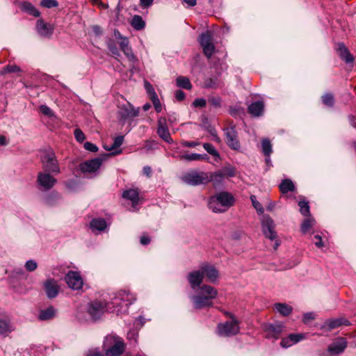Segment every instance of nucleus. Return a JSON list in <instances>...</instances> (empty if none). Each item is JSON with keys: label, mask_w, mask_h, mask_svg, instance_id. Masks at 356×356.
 I'll list each match as a JSON object with an SVG mask.
<instances>
[{"label": "nucleus", "mask_w": 356, "mask_h": 356, "mask_svg": "<svg viewBox=\"0 0 356 356\" xmlns=\"http://www.w3.org/2000/svg\"><path fill=\"white\" fill-rule=\"evenodd\" d=\"M248 113L254 117L261 116L264 111V104L258 100L251 103L248 107Z\"/></svg>", "instance_id": "nucleus-25"}, {"label": "nucleus", "mask_w": 356, "mask_h": 356, "mask_svg": "<svg viewBox=\"0 0 356 356\" xmlns=\"http://www.w3.org/2000/svg\"><path fill=\"white\" fill-rule=\"evenodd\" d=\"M122 197L131 201L133 205L138 204L139 202V193L136 189L130 188L123 192Z\"/></svg>", "instance_id": "nucleus-30"}, {"label": "nucleus", "mask_w": 356, "mask_h": 356, "mask_svg": "<svg viewBox=\"0 0 356 356\" xmlns=\"http://www.w3.org/2000/svg\"><path fill=\"white\" fill-rule=\"evenodd\" d=\"M74 138L77 142L81 143L86 139V136L84 133L79 128H76L74 131Z\"/></svg>", "instance_id": "nucleus-56"}, {"label": "nucleus", "mask_w": 356, "mask_h": 356, "mask_svg": "<svg viewBox=\"0 0 356 356\" xmlns=\"http://www.w3.org/2000/svg\"><path fill=\"white\" fill-rule=\"evenodd\" d=\"M43 289L47 297L51 300L55 298L59 293L60 286L58 282L54 278L47 279L43 283Z\"/></svg>", "instance_id": "nucleus-17"}, {"label": "nucleus", "mask_w": 356, "mask_h": 356, "mask_svg": "<svg viewBox=\"0 0 356 356\" xmlns=\"http://www.w3.org/2000/svg\"><path fill=\"white\" fill-rule=\"evenodd\" d=\"M217 202H220L222 209H225V211L235 202V198L232 193L226 191H222L214 195Z\"/></svg>", "instance_id": "nucleus-19"}, {"label": "nucleus", "mask_w": 356, "mask_h": 356, "mask_svg": "<svg viewBox=\"0 0 356 356\" xmlns=\"http://www.w3.org/2000/svg\"><path fill=\"white\" fill-rule=\"evenodd\" d=\"M200 294H203L206 298H208L209 300L213 301L218 296V291L210 285L203 284L200 287Z\"/></svg>", "instance_id": "nucleus-28"}, {"label": "nucleus", "mask_w": 356, "mask_h": 356, "mask_svg": "<svg viewBox=\"0 0 356 356\" xmlns=\"http://www.w3.org/2000/svg\"><path fill=\"white\" fill-rule=\"evenodd\" d=\"M186 278L191 288L195 290L202 286L201 284L204 280L203 273L201 271V269L193 270L188 273Z\"/></svg>", "instance_id": "nucleus-21"}, {"label": "nucleus", "mask_w": 356, "mask_h": 356, "mask_svg": "<svg viewBox=\"0 0 356 356\" xmlns=\"http://www.w3.org/2000/svg\"><path fill=\"white\" fill-rule=\"evenodd\" d=\"M54 25L45 22L42 18L38 19L36 22L35 30L42 38L50 39L54 34Z\"/></svg>", "instance_id": "nucleus-12"}, {"label": "nucleus", "mask_w": 356, "mask_h": 356, "mask_svg": "<svg viewBox=\"0 0 356 356\" xmlns=\"http://www.w3.org/2000/svg\"><path fill=\"white\" fill-rule=\"evenodd\" d=\"M157 134L159 136L163 139L165 142L172 144L173 143V140L171 138L167 123L166 119L165 118H160L158 120V128H157Z\"/></svg>", "instance_id": "nucleus-18"}, {"label": "nucleus", "mask_w": 356, "mask_h": 356, "mask_svg": "<svg viewBox=\"0 0 356 356\" xmlns=\"http://www.w3.org/2000/svg\"><path fill=\"white\" fill-rule=\"evenodd\" d=\"M194 107L204 108L207 105V101L204 98H196L192 103Z\"/></svg>", "instance_id": "nucleus-62"}, {"label": "nucleus", "mask_w": 356, "mask_h": 356, "mask_svg": "<svg viewBox=\"0 0 356 356\" xmlns=\"http://www.w3.org/2000/svg\"><path fill=\"white\" fill-rule=\"evenodd\" d=\"M21 68L16 65H7L0 71V74L3 76L8 73H16L21 72Z\"/></svg>", "instance_id": "nucleus-46"}, {"label": "nucleus", "mask_w": 356, "mask_h": 356, "mask_svg": "<svg viewBox=\"0 0 356 356\" xmlns=\"http://www.w3.org/2000/svg\"><path fill=\"white\" fill-rule=\"evenodd\" d=\"M38 267V264L36 261H35L33 259L28 260L25 264V268L27 271L29 272H33Z\"/></svg>", "instance_id": "nucleus-59"}, {"label": "nucleus", "mask_w": 356, "mask_h": 356, "mask_svg": "<svg viewBox=\"0 0 356 356\" xmlns=\"http://www.w3.org/2000/svg\"><path fill=\"white\" fill-rule=\"evenodd\" d=\"M336 50L339 57L346 64H353L354 63V56L350 52L349 49L346 47L343 42H339L337 44V48Z\"/></svg>", "instance_id": "nucleus-23"}, {"label": "nucleus", "mask_w": 356, "mask_h": 356, "mask_svg": "<svg viewBox=\"0 0 356 356\" xmlns=\"http://www.w3.org/2000/svg\"><path fill=\"white\" fill-rule=\"evenodd\" d=\"M106 45L110 52L115 57L120 56V54L114 40L108 38L106 41Z\"/></svg>", "instance_id": "nucleus-44"}, {"label": "nucleus", "mask_w": 356, "mask_h": 356, "mask_svg": "<svg viewBox=\"0 0 356 356\" xmlns=\"http://www.w3.org/2000/svg\"><path fill=\"white\" fill-rule=\"evenodd\" d=\"M288 337L291 344L293 345L304 339L305 337V334L302 333H292L290 334Z\"/></svg>", "instance_id": "nucleus-50"}, {"label": "nucleus", "mask_w": 356, "mask_h": 356, "mask_svg": "<svg viewBox=\"0 0 356 356\" xmlns=\"http://www.w3.org/2000/svg\"><path fill=\"white\" fill-rule=\"evenodd\" d=\"M56 309L52 305L49 306L47 308L40 309L38 314V319L40 321H46L53 319L56 317Z\"/></svg>", "instance_id": "nucleus-27"}, {"label": "nucleus", "mask_w": 356, "mask_h": 356, "mask_svg": "<svg viewBox=\"0 0 356 356\" xmlns=\"http://www.w3.org/2000/svg\"><path fill=\"white\" fill-rule=\"evenodd\" d=\"M225 131L226 143L228 147L233 149L239 151L241 149V144L238 140V133L234 126L223 129Z\"/></svg>", "instance_id": "nucleus-11"}, {"label": "nucleus", "mask_w": 356, "mask_h": 356, "mask_svg": "<svg viewBox=\"0 0 356 356\" xmlns=\"http://www.w3.org/2000/svg\"><path fill=\"white\" fill-rule=\"evenodd\" d=\"M284 325L282 323H265L263 326L264 331L266 332V338L268 339H274L275 340L280 338L283 332Z\"/></svg>", "instance_id": "nucleus-13"}, {"label": "nucleus", "mask_w": 356, "mask_h": 356, "mask_svg": "<svg viewBox=\"0 0 356 356\" xmlns=\"http://www.w3.org/2000/svg\"><path fill=\"white\" fill-rule=\"evenodd\" d=\"M201 271L203 273V277L206 276L208 280L212 282L215 283L217 281V279L219 277V272L218 269L212 266V265H202L200 267Z\"/></svg>", "instance_id": "nucleus-24"}, {"label": "nucleus", "mask_w": 356, "mask_h": 356, "mask_svg": "<svg viewBox=\"0 0 356 356\" xmlns=\"http://www.w3.org/2000/svg\"><path fill=\"white\" fill-rule=\"evenodd\" d=\"M264 235L271 241L277 238V232L275 231V224L273 218L268 214L262 216L261 221Z\"/></svg>", "instance_id": "nucleus-9"}, {"label": "nucleus", "mask_w": 356, "mask_h": 356, "mask_svg": "<svg viewBox=\"0 0 356 356\" xmlns=\"http://www.w3.org/2000/svg\"><path fill=\"white\" fill-rule=\"evenodd\" d=\"M65 281L73 290H79L83 286V279L76 271L70 270L65 277Z\"/></svg>", "instance_id": "nucleus-15"}, {"label": "nucleus", "mask_w": 356, "mask_h": 356, "mask_svg": "<svg viewBox=\"0 0 356 356\" xmlns=\"http://www.w3.org/2000/svg\"><path fill=\"white\" fill-rule=\"evenodd\" d=\"M138 114L139 108H135L129 102H128L127 104L118 106L117 112L118 119L123 124H124L127 120L138 116Z\"/></svg>", "instance_id": "nucleus-7"}, {"label": "nucleus", "mask_w": 356, "mask_h": 356, "mask_svg": "<svg viewBox=\"0 0 356 356\" xmlns=\"http://www.w3.org/2000/svg\"><path fill=\"white\" fill-rule=\"evenodd\" d=\"M159 143L154 140H147L145 141V148L147 150H153L158 148Z\"/></svg>", "instance_id": "nucleus-58"}, {"label": "nucleus", "mask_w": 356, "mask_h": 356, "mask_svg": "<svg viewBox=\"0 0 356 356\" xmlns=\"http://www.w3.org/2000/svg\"><path fill=\"white\" fill-rule=\"evenodd\" d=\"M232 321H227L223 323H218L217 325V334L220 337H232L240 332L239 321L236 320L234 314L227 313Z\"/></svg>", "instance_id": "nucleus-5"}, {"label": "nucleus", "mask_w": 356, "mask_h": 356, "mask_svg": "<svg viewBox=\"0 0 356 356\" xmlns=\"http://www.w3.org/2000/svg\"><path fill=\"white\" fill-rule=\"evenodd\" d=\"M14 330L13 326L9 321L0 318V335L7 336Z\"/></svg>", "instance_id": "nucleus-36"}, {"label": "nucleus", "mask_w": 356, "mask_h": 356, "mask_svg": "<svg viewBox=\"0 0 356 356\" xmlns=\"http://www.w3.org/2000/svg\"><path fill=\"white\" fill-rule=\"evenodd\" d=\"M262 146V152L264 153L265 156L269 157L270 154L272 153V145L269 139L264 138L261 142Z\"/></svg>", "instance_id": "nucleus-45"}, {"label": "nucleus", "mask_w": 356, "mask_h": 356, "mask_svg": "<svg viewBox=\"0 0 356 356\" xmlns=\"http://www.w3.org/2000/svg\"><path fill=\"white\" fill-rule=\"evenodd\" d=\"M19 8L22 12L27 13L31 16L39 17L40 12L29 1H22L19 3Z\"/></svg>", "instance_id": "nucleus-26"}, {"label": "nucleus", "mask_w": 356, "mask_h": 356, "mask_svg": "<svg viewBox=\"0 0 356 356\" xmlns=\"http://www.w3.org/2000/svg\"><path fill=\"white\" fill-rule=\"evenodd\" d=\"M175 97L176 99L179 102H182L186 98V94L185 92L181 90H177L175 92Z\"/></svg>", "instance_id": "nucleus-63"}, {"label": "nucleus", "mask_w": 356, "mask_h": 356, "mask_svg": "<svg viewBox=\"0 0 356 356\" xmlns=\"http://www.w3.org/2000/svg\"><path fill=\"white\" fill-rule=\"evenodd\" d=\"M190 299L195 310H201L213 307V301L209 300V298H206L203 294L197 293L196 295H192L190 296Z\"/></svg>", "instance_id": "nucleus-14"}, {"label": "nucleus", "mask_w": 356, "mask_h": 356, "mask_svg": "<svg viewBox=\"0 0 356 356\" xmlns=\"http://www.w3.org/2000/svg\"><path fill=\"white\" fill-rule=\"evenodd\" d=\"M182 159H184L187 161H203L209 159V156L207 154H197V153H191V154H185L181 157Z\"/></svg>", "instance_id": "nucleus-34"}, {"label": "nucleus", "mask_w": 356, "mask_h": 356, "mask_svg": "<svg viewBox=\"0 0 356 356\" xmlns=\"http://www.w3.org/2000/svg\"><path fill=\"white\" fill-rule=\"evenodd\" d=\"M177 86L186 90H191L193 88L190 79L187 76H179L176 79Z\"/></svg>", "instance_id": "nucleus-38"}, {"label": "nucleus", "mask_w": 356, "mask_h": 356, "mask_svg": "<svg viewBox=\"0 0 356 356\" xmlns=\"http://www.w3.org/2000/svg\"><path fill=\"white\" fill-rule=\"evenodd\" d=\"M203 147L209 154L214 156L215 161L216 162H218L220 160H221V157L219 152L216 150V149L212 144L205 143L203 144Z\"/></svg>", "instance_id": "nucleus-41"}, {"label": "nucleus", "mask_w": 356, "mask_h": 356, "mask_svg": "<svg viewBox=\"0 0 356 356\" xmlns=\"http://www.w3.org/2000/svg\"><path fill=\"white\" fill-rule=\"evenodd\" d=\"M347 341L344 337H339L327 347V351L332 356L338 355L345 350Z\"/></svg>", "instance_id": "nucleus-20"}, {"label": "nucleus", "mask_w": 356, "mask_h": 356, "mask_svg": "<svg viewBox=\"0 0 356 356\" xmlns=\"http://www.w3.org/2000/svg\"><path fill=\"white\" fill-rule=\"evenodd\" d=\"M298 206L300 207V212L303 216H311L310 207L308 201L300 200L298 202Z\"/></svg>", "instance_id": "nucleus-43"}, {"label": "nucleus", "mask_w": 356, "mask_h": 356, "mask_svg": "<svg viewBox=\"0 0 356 356\" xmlns=\"http://www.w3.org/2000/svg\"><path fill=\"white\" fill-rule=\"evenodd\" d=\"M124 141V136H118L114 138L113 144L110 147L104 146L107 151H112L120 147Z\"/></svg>", "instance_id": "nucleus-47"}, {"label": "nucleus", "mask_w": 356, "mask_h": 356, "mask_svg": "<svg viewBox=\"0 0 356 356\" xmlns=\"http://www.w3.org/2000/svg\"><path fill=\"white\" fill-rule=\"evenodd\" d=\"M198 42L202 47L204 54L211 58L215 50V46L212 42V35L210 31L202 33L198 37Z\"/></svg>", "instance_id": "nucleus-8"}, {"label": "nucleus", "mask_w": 356, "mask_h": 356, "mask_svg": "<svg viewBox=\"0 0 356 356\" xmlns=\"http://www.w3.org/2000/svg\"><path fill=\"white\" fill-rule=\"evenodd\" d=\"M129 293L126 291H120L114 296L111 302H106V311L109 313L120 314L124 313L128 310L129 306L131 304L128 299Z\"/></svg>", "instance_id": "nucleus-2"}, {"label": "nucleus", "mask_w": 356, "mask_h": 356, "mask_svg": "<svg viewBox=\"0 0 356 356\" xmlns=\"http://www.w3.org/2000/svg\"><path fill=\"white\" fill-rule=\"evenodd\" d=\"M350 324V322L344 317L328 318L321 325V329L325 332H330L341 325L349 326Z\"/></svg>", "instance_id": "nucleus-16"}, {"label": "nucleus", "mask_w": 356, "mask_h": 356, "mask_svg": "<svg viewBox=\"0 0 356 356\" xmlns=\"http://www.w3.org/2000/svg\"><path fill=\"white\" fill-rule=\"evenodd\" d=\"M208 102L215 108H220L222 99L219 96H213L208 99Z\"/></svg>", "instance_id": "nucleus-54"}, {"label": "nucleus", "mask_w": 356, "mask_h": 356, "mask_svg": "<svg viewBox=\"0 0 356 356\" xmlns=\"http://www.w3.org/2000/svg\"><path fill=\"white\" fill-rule=\"evenodd\" d=\"M322 103L329 108H333L335 104L334 96L331 92H326L321 96Z\"/></svg>", "instance_id": "nucleus-39"}, {"label": "nucleus", "mask_w": 356, "mask_h": 356, "mask_svg": "<svg viewBox=\"0 0 356 356\" xmlns=\"http://www.w3.org/2000/svg\"><path fill=\"white\" fill-rule=\"evenodd\" d=\"M221 171L225 175V177H234L236 175V168L231 165L223 167Z\"/></svg>", "instance_id": "nucleus-51"}, {"label": "nucleus", "mask_w": 356, "mask_h": 356, "mask_svg": "<svg viewBox=\"0 0 356 356\" xmlns=\"http://www.w3.org/2000/svg\"><path fill=\"white\" fill-rule=\"evenodd\" d=\"M216 196L212 195L210 197L208 202V207L210 209L213 211L214 213H223L225 211V209H222L220 207V202H217L216 200Z\"/></svg>", "instance_id": "nucleus-37"}, {"label": "nucleus", "mask_w": 356, "mask_h": 356, "mask_svg": "<svg viewBox=\"0 0 356 356\" xmlns=\"http://www.w3.org/2000/svg\"><path fill=\"white\" fill-rule=\"evenodd\" d=\"M106 227V221L102 218H93L90 222V227L92 231L97 230L102 232L105 230Z\"/></svg>", "instance_id": "nucleus-29"}, {"label": "nucleus", "mask_w": 356, "mask_h": 356, "mask_svg": "<svg viewBox=\"0 0 356 356\" xmlns=\"http://www.w3.org/2000/svg\"><path fill=\"white\" fill-rule=\"evenodd\" d=\"M229 113L234 118H236L238 116H241V115H244V108L241 106H230L229 109Z\"/></svg>", "instance_id": "nucleus-49"}, {"label": "nucleus", "mask_w": 356, "mask_h": 356, "mask_svg": "<svg viewBox=\"0 0 356 356\" xmlns=\"http://www.w3.org/2000/svg\"><path fill=\"white\" fill-rule=\"evenodd\" d=\"M202 122L203 124H201L200 126L204 129H205L210 135L214 134L216 131L215 127L208 122V119L207 118H204Z\"/></svg>", "instance_id": "nucleus-53"}, {"label": "nucleus", "mask_w": 356, "mask_h": 356, "mask_svg": "<svg viewBox=\"0 0 356 356\" xmlns=\"http://www.w3.org/2000/svg\"><path fill=\"white\" fill-rule=\"evenodd\" d=\"M274 309L283 316H288L293 312V307L286 303H275Z\"/></svg>", "instance_id": "nucleus-32"}, {"label": "nucleus", "mask_w": 356, "mask_h": 356, "mask_svg": "<svg viewBox=\"0 0 356 356\" xmlns=\"http://www.w3.org/2000/svg\"><path fill=\"white\" fill-rule=\"evenodd\" d=\"M122 51L124 54V55L127 57L129 60L131 62H136L138 60L136 56L134 54L132 49L130 47L126 48Z\"/></svg>", "instance_id": "nucleus-57"}, {"label": "nucleus", "mask_w": 356, "mask_h": 356, "mask_svg": "<svg viewBox=\"0 0 356 356\" xmlns=\"http://www.w3.org/2000/svg\"><path fill=\"white\" fill-rule=\"evenodd\" d=\"M124 343L113 336H107L103 343L106 356H120L124 351Z\"/></svg>", "instance_id": "nucleus-4"}, {"label": "nucleus", "mask_w": 356, "mask_h": 356, "mask_svg": "<svg viewBox=\"0 0 356 356\" xmlns=\"http://www.w3.org/2000/svg\"><path fill=\"white\" fill-rule=\"evenodd\" d=\"M131 26L136 31H141L145 27V22L140 15H135L130 22Z\"/></svg>", "instance_id": "nucleus-35"}, {"label": "nucleus", "mask_w": 356, "mask_h": 356, "mask_svg": "<svg viewBox=\"0 0 356 356\" xmlns=\"http://www.w3.org/2000/svg\"><path fill=\"white\" fill-rule=\"evenodd\" d=\"M280 190L282 193L285 194L289 192H293L296 187L293 181L289 179H284L282 181L279 186Z\"/></svg>", "instance_id": "nucleus-33"}, {"label": "nucleus", "mask_w": 356, "mask_h": 356, "mask_svg": "<svg viewBox=\"0 0 356 356\" xmlns=\"http://www.w3.org/2000/svg\"><path fill=\"white\" fill-rule=\"evenodd\" d=\"M250 200L252 202V206L254 208L257 210V212L259 215H261L264 212V209L261 204L257 200L256 196L254 195H252L250 196Z\"/></svg>", "instance_id": "nucleus-48"}, {"label": "nucleus", "mask_w": 356, "mask_h": 356, "mask_svg": "<svg viewBox=\"0 0 356 356\" xmlns=\"http://www.w3.org/2000/svg\"><path fill=\"white\" fill-rule=\"evenodd\" d=\"M40 111L46 116L48 117H52L54 115V112L51 111V109L47 106V105H41L39 107Z\"/></svg>", "instance_id": "nucleus-60"}, {"label": "nucleus", "mask_w": 356, "mask_h": 356, "mask_svg": "<svg viewBox=\"0 0 356 356\" xmlns=\"http://www.w3.org/2000/svg\"><path fill=\"white\" fill-rule=\"evenodd\" d=\"M60 198V194L57 191H53L44 196L43 201L46 204L51 207L54 206Z\"/></svg>", "instance_id": "nucleus-31"}, {"label": "nucleus", "mask_w": 356, "mask_h": 356, "mask_svg": "<svg viewBox=\"0 0 356 356\" xmlns=\"http://www.w3.org/2000/svg\"><path fill=\"white\" fill-rule=\"evenodd\" d=\"M106 302L94 300L88 305V313L93 321L99 320L106 311Z\"/></svg>", "instance_id": "nucleus-10"}, {"label": "nucleus", "mask_w": 356, "mask_h": 356, "mask_svg": "<svg viewBox=\"0 0 356 356\" xmlns=\"http://www.w3.org/2000/svg\"><path fill=\"white\" fill-rule=\"evenodd\" d=\"M218 85V79L215 78H207L204 81V88H215Z\"/></svg>", "instance_id": "nucleus-55"}, {"label": "nucleus", "mask_w": 356, "mask_h": 356, "mask_svg": "<svg viewBox=\"0 0 356 356\" xmlns=\"http://www.w3.org/2000/svg\"><path fill=\"white\" fill-rule=\"evenodd\" d=\"M50 174L51 173L45 172H40L38 175V184L40 186L44 188L46 190H49L50 188H51L57 181V180L55 178H54Z\"/></svg>", "instance_id": "nucleus-22"}, {"label": "nucleus", "mask_w": 356, "mask_h": 356, "mask_svg": "<svg viewBox=\"0 0 356 356\" xmlns=\"http://www.w3.org/2000/svg\"><path fill=\"white\" fill-rule=\"evenodd\" d=\"M225 179V175H223L221 170L216 171L214 172H208L209 183L213 181L216 183H221Z\"/></svg>", "instance_id": "nucleus-40"}, {"label": "nucleus", "mask_w": 356, "mask_h": 356, "mask_svg": "<svg viewBox=\"0 0 356 356\" xmlns=\"http://www.w3.org/2000/svg\"><path fill=\"white\" fill-rule=\"evenodd\" d=\"M315 318L313 312H307L304 314L302 317V321L304 323H307L309 321L314 320Z\"/></svg>", "instance_id": "nucleus-64"}, {"label": "nucleus", "mask_w": 356, "mask_h": 356, "mask_svg": "<svg viewBox=\"0 0 356 356\" xmlns=\"http://www.w3.org/2000/svg\"><path fill=\"white\" fill-rule=\"evenodd\" d=\"M121 152V150H117L111 153H104L101 155V157H96L81 163L79 165V168L83 174L95 172L100 168L103 161L106 159V157L117 155Z\"/></svg>", "instance_id": "nucleus-3"}, {"label": "nucleus", "mask_w": 356, "mask_h": 356, "mask_svg": "<svg viewBox=\"0 0 356 356\" xmlns=\"http://www.w3.org/2000/svg\"><path fill=\"white\" fill-rule=\"evenodd\" d=\"M83 147L86 150L91 152H97L99 149L98 147L95 144L88 141L84 143Z\"/></svg>", "instance_id": "nucleus-61"}, {"label": "nucleus", "mask_w": 356, "mask_h": 356, "mask_svg": "<svg viewBox=\"0 0 356 356\" xmlns=\"http://www.w3.org/2000/svg\"><path fill=\"white\" fill-rule=\"evenodd\" d=\"M315 220L313 218L307 217L301 224L300 231L302 234H305L313 227Z\"/></svg>", "instance_id": "nucleus-42"}, {"label": "nucleus", "mask_w": 356, "mask_h": 356, "mask_svg": "<svg viewBox=\"0 0 356 356\" xmlns=\"http://www.w3.org/2000/svg\"><path fill=\"white\" fill-rule=\"evenodd\" d=\"M40 161L42 169L45 172L57 175L60 173V168L57 159L56 152L51 147H44L40 149Z\"/></svg>", "instance_id": "nucleus-1"}, {"label": "nucleus", "mask_w": 356, "mask_h": 356, "mask_svg": "<svg viewBox=\"0 0 356 356\" xmlns=\"http://www.w3.org/2000/svg\"><path fill=\"white\" fill-rule=\"evenodd\" d=\"M40 5L46 8H56L59 3L56 0H41Z\"/></svg>", "instance_id": "nucleus-52"}, {"label": "nucleus", "mask_w": 356, "mask_h": 356, "mask_svg": "<svg viewBox=\"0 0 356 356\" xmlns=\"http://www.w3.org/2000/svg\"><path fill=\"white\" fill-rule=\"evenodd\" d=\"M183 182L190 186H199L209 183L208 172L191 170L186 172L181 177Z\"/></svg>", "instance_id": "nucleus-6"}]
</instances>
